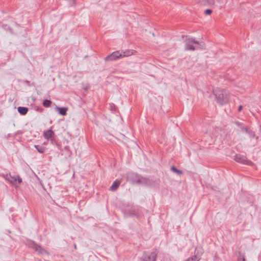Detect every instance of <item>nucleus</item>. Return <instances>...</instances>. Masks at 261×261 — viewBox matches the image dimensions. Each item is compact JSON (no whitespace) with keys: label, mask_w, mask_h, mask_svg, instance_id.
<instances>
[{"label":"nucleus","mask_w":261,"mask_h":261,"mask_svg":"<svg viewBox=\"0 0 261 261\" xmlns=\"http://www.w3.org/2000/svg\"><path fill=\"white\" fill-rule=\"evenodd\" d=\"M28 111V108L24 107H19L18 108V112L22 115H25Z\"/></svg>","instance_id":"obj_12"},{"label":"nucleus","mask_w":261,"mask_h":261,"mask_svg":"<svg viewBox=\"0 0 261 261\" xmlns=\"http://www.w3.org/2000/svg\"><path fill=\"white\" fill-rule=\"evenodd\" d=\"M234 123L236 124L237 126H238L239 127H240V128L243 126V124L242 123L239 122V121H235L234 122Z\"/></svg>","instance_id":"obj_19"},{"label":"nucleus","mask_w":261,"mask_h":261,"mask_svg":"<svg viewBox=\"0 0 261 261\" xmlns=\"http://www.w3.org/2000/svg\"><path fill=\"white\" fill-rule=\"evenodd\" d=\"M121 182V180L120 179H116L113 183L112 184V186L110 188V190L111 191H116L119 187V185H120Z\"/></svg>","instance_id":"obj_10"},{"label":"nucleus","mask_w":261,"mask_h":261,"mask_svg":"<svg viewBox=\"0 0 261 261\" xmlns=\"http://www.w3.org/2000/svg\"><path fill=\"white\" fill-rule=\"evenodd\" d=\"M158 255V251L155 250L152 252L150 254L144 252L143 255V261H156V258Z\"/></svg>","instance_id":"obj_6"},{"label":"nucleus","mask_w":261,"mask_h":261,"mask_svg":"<svg viewBox=\"0 0 261 261\" xmlns=\"http://www.w3.org/2000/svg\"><path fill=\"white\" fill-rule=\"evenodd\" d=\"M212 13V10H211V9H206L205 12H204V13L206 15H210L211 14V13Z\"/></svg>","instance_id":"obj_20"},{"label":"nucleus","mask_w":261,"mask_h":261,"mask_svg":"<svg viewBox=\"0 0 261 261\" xmlns=\"http://www.w3.org/2000/svg\"><path fill=\"white\" fill-rule=\"evenodd\" d=\"M56 109L59 112V113L62 116H65L66 115L67 111L68 109L67 108H59L57 107Z\"/></svg>","instance_id":"obj_11"},{"label":"nucleus","mask_w":261,"mask_h":261,"mask_svg":"<svg viewBox=\"0 0 261 261\" xmlns=\"http://www.w3.org/2000/svg\"><path fill=\"white\" fill-rule=\"evenodd\" d=\"M51 101L50 100H44L43 102V106L45 108H48L50 106Z\"/></svg>","instance_id":"obj_14"},{"label":"nucleus","mask_w":261,"mask_h":261,"mask_svg":"<svg viewBox=\"0 0 261 261\" xmlns=\"http://www.w3.org/2000/svg\"><path fill=\"white\" fill-rule=\"evenodd\" d=\"M185 42L186 50H195L196 49V46H195V45H197V47L201 49H202L203 47V44L193 38H186L185 40Z\"/></svg>","instance_id":"obj_2"},{"label":"nucleus","mask_w":261,"mask_h":261,"mask_svg":"<svg viewBox=\"0 0 261 261\" xmlns=\"http://www.w3.org/2000/svg\"><path fill=\"white\" fill-rule=\"evenodd\" d=\"M74 248L75 249H76V245L75 244H74Z\"/></svg>","instance_id":"obj_24"},{"label":"nucleus","mask_w":261,"mask_h":261,"mask_svg":"<svg viewBox=\"0 0 261 261\" xmlns=\"http://www.w3.org/2000/svg\"><path fill=\"white\" fill-rule=\"evenodd\" d=\"M48 140L50 141V143L53 145H58V142L57 140L55 138V136L53 137L51 139H49Z\"/></svg>","instance_id":"obj_18"},{"label":"nucleus","mask_w":261,"mask_h":261,"mask_svg":"<svg viewBox=\"0 0 261 261\" xmlns=\"http://www.w3.org/2000/svg\"><path fill=\"white\" fill-rule=\"evenodd\" d=\"M5 178L12 184H15L16 181L19 184L22 182V179L19 175L12 176L11 174H7Z\"/></svg>","instance_id":"obj_7"},{"label":"nucleus","mask_w":261,"mask_h":261,"mask_svg":"<svg viewBox=\"0 0 261 261\" xmlns=\"http://www.w3.org/2000/svg\"><path fill=\"white\" fill-rule=\"evenodd\" d=\"M32 248L36 251L38 252L39 254H44L47 253L46 251L41 246L37 245V244H33L32 245Z\"/></svg>","instance_id":"obj_9"},{"label":"nucleus","mask_w":261,"mask_h":261,"mask_svg":"<svg viewBox=\"0 0 261 261\" xmlns=\"http://www.w3.org/2000/svg\"><path fill=\"white\" fill-rule=\"evenodd\" d=\"M216 100L221 105L227 103L229 101V94L224 90H216L214 92Z\"/></svg>","instance_id":"obj_3"},{"label":"nucleus","mask_w":261,"mask_h":261,"mask_svg":"<svg viewBox=\"0 0 261 261\" xmlns=\"http://www.w3.org/2000/svg\"><path fill=\"white\" fill-rule=\"evenodd\" d=\"M171 170L173 172L176 173L177 174H179V175L182 174V172L181 170H178L175 166L171 167Z\"/></svg>","instance_id":"obj_15"},{"label":"nucleus","mask_w":261,"mask_h":261,"mask_svg":"<svg viewBox=\"0 0 261 261\" xmlns=\"http://www.w3.org/2000/svg\"><path fill=\"white\" fill-rule=\"evenodd\" d=\"M247 133L248 134L250 138H254L255 137V132L252 130H248V131Z\"/></svg>","instance_id":"obj_16"},{"label":"nucleus","mask_w":261,"mask_h":261,"mask_svg":"<svg viewBox=\"0 0 261 261\" xmlns=\"http://www.w3.org/2000/svg\"><path fill=\"white\" fill-rule=\"evenodd\" d=\"M243 109V106L242 105H240L239 107L238 111L239 112L241 111Z\"/></svg>","instance_id":"obj_22"},{"label":"nucleus","mask_w":261,"mask_h":261,"mask_svg":"<svg viewBox=\"0 0 261 261\" xmlns=\"http://www.w3.org/2000/svg\"><path fill=\"white\" fill-rule=\"evenodd\" d=\"M133 49H126L125 50H117L113 52L111 54L105 58L106 61H112L124 57H127L134 54Z\"/></svg>","instance_id":"obj_1"},{"label":"nucleus","mask_w":261,"mask_h":261,"mask_svg":"<svg viewBox=\"0 0 261 261\" xmlns=\"http://www.w3.org/2000/svg\"><path fill=\"white\" fill-rule=\"evenodd\" d=\"M43 136L45 139L48 140L55 137V134L52 130V127L50 129L44 131Z\"/></svg>","instance_id":"obj_8"},{"label":"nucleus","mask_w":261,"mask_h":261,"mask_svg":"<svg viewBox=\"0 0 261 261\" xmlns=\"http://www.w3.org/2000/svg\"><path fill=\"white\" fill-rule=\"evenodd\" d=\"M140 180H141L142 181L140 183H138V184L144 185H146L147 184V179L145 177H142L141 178H140Z\"/></svg>","instance_id":"obj_17"},{"label":"nucleus","mask_w":261,"mask_h":261,"mask_svg":"<svg viewBox=\"0 0 261 261\" xmlns=\"http://www.w3.org/2000/svg\"><path fill=\"white\" fill-rule=\"evenodd\" d=\"M242 261H246V260H245V258H242Z\"/></svg>","instance_id":"obj_23"},{"label":"nucleus","mask_w":261,"mask_h":261,"mask_svg":"<svg viewBox=\"0 0 261 261\" xmlns=\"http://www.w3.org/2000/svg\"><path fill=\"white\" fill-rule=\"evenodd\" d=\"M234 160L237 162L243 164L247 165H252L253 164V163L251 161L248 160L245 156L240 154H236Z\"/></svg>","instance_id":"obj_4"},{"label":"nucleus","mask_w":261,"mask_h":261,"mask_svg":"<svg viewBox=\"0 0 261 261\" xmlns=\"http://www.w3.org/2000/svg\"><path fill=\"white\" fill-rule=\"evenodd\" d=\"M34 147L37 149V150L40 153H44L45 150V148L44 147L38 145H35Z\"/></svg>","instance_id":"obj_13"},{"label":"nucleus","mask_w":261,"mask_h":261,"mask_svg":"<svg viewBox=\"0 0 261 261\" xmlns=\"http://www.w3.org/2000/svg\"><path fill=\"white\" fill-rule=\"evenodd\" d=\"M127 179L133 184L140 183L142 181L140 180L139 176L138 174L130 172L128 173L127 175Z\"/></svg>","instance_id":"obj_5"},{"label":"nucleus","mask_w":261,"mask_h":261,"mask_svg":"<svg viewBox=\"0 0 261 261\" xmlns=\"http://www.w3.org/2000/svg\"><path fill=\"white\" fill-rule=\"evenodd\" d=\"M241 129L242 131L244 132H245V133H247L248 132V129H247V127H244V126H242V127H241Z\"/></svg>","instance_id":"obj_21"}]
</instances>
